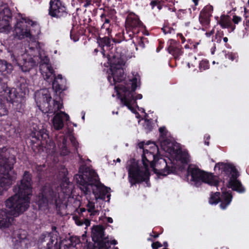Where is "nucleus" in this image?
<instances>
[{
	"label": "nucleus",
	"instance_id": "nucleus-1",
	"mask_svg": "<svg viewBox=\"0 0 249 249\" xmlns=\"http://www.w3.org/2000/svg\"><path fill=\"white\" fill-rule=\"evenodd\" d=\"M15 195L5 201V205L9 211L0 210V229L9 228L13 221L10 215L17 217L26 211L29 207L30 197L32 193L31 178L28 172H25L23 178L14 189Z\"/></svg>",
	"mask_w": 249,
	"mask_h": 249
},
{
	"label": "nucleus",
	"instance_id": "nucleus-2",
	"mask_svg": "<svg viewBox=\"0 0 249 249\" xmlns=\"http://www.w3.org/2000/svg\"><path fill=\"white\" fill-rule=\"evenodd\" d=\"M155 154L148 150H143L142 162L143 166H140L134 160L127 162L126 168L129 181L132 185L146 180L149 177V164L155 173L166 176L172 172L173 169L167 166L166 160L160 158L155 161Z\"/></svg>",
	"mask_w": 249,
	"mask_h": 249
},
{
	"label": "nucleus",
	"instance_id": "nucleus-3",
	"mask_svg": "<svg viewBox=\"0 0 249 249\" xmlns=\"http://www.w3.org/2000/svg\"><path fill=\"white\" fill-rule=\"evenodd\" d=\"M79 173L80 174L74 176V179L84 194H89L92 191L96 201L98 199L105 200L107 197L108 198L107 201H109L110 195L108 193V189L110 188L98 182L94 171L87 167L84 170L83 168H80Z\"/></svg>",
	"mask_w": 249,
	"mask_h": 249
},
{
	"label": "nucleus",
	"instance_id": "nucleus-4",
	"mask_svg": "<svg viewBox=\"0 0 249 249\" xmlns=\"http://www.w3.org/2000/svg\"><path fill=\"white\" fill-rule=\"evenodd\" d=\"M160 136L159 141L161 148L165 152L173 156L177 161L182 163H187L190 161V156L186 151H182L181 149L176 147L171 140L167 137V131L165 127L159 128Z\"/></svg>",
	"mask_w": 249,
	"mask_h": 249
},
{
	"label": "nucleus",
	"instance_id": "nucleus-5",
	"mask_svg": "<svg viewBox=\"0 0 249 249\" xmlns=\"http://www.w3.org/2000/svg\"><path fill=\"white\" fill-rule=\"evenodd\" d=\"M52 97L48 89H44L36 92L35 100L37 106L44 113L56 114L63 107V104L60 100L54 99L52 105L50 104Z\"/></svg>",
	"mask_w": 249,
	"mask_h": 249
},
{
	"label": "nucleus",
	"instance_id": "nucleus-6",
	"mask_svg": "<svg viewBox=\"0 0 249 249\" xmlns=\"http://www.w3.org/2000/svg\"><path fill=\"white\" fill-rule=\"evenodd\" d=\"M139 82L140 76L136 75L130 80L131 89L128 85L127 87L121 85L119 87V90H117L118 95L119 98H120L121 102L131 110L133 109V107L137 105L136 100L141 99L142 98V95L141 94H138L135 97L133 96V93L136 89Z\"/></svg>",
	"mask_w": 249,
	"mask_h": 249
},
{
	"label": "nucleus",
	"instance_id": "nucleus-7",
	"mask_svg": "<svg viewBox=\"0 0 249 249\" xmlns=\"http://www.w3.org/2000/svg\"><path fill=\"white\" fill-rule=\"evenodd\" d=\"M0 149V195L7 189L15 181L16 174L13 171V165L8 163V159Z\"/></svg>",
	"mask_w": 249,
	"mask_h": 249
},
{
	"label": "nucleus",
	"instance_id": "nucleus-8",
	"mask_svg": "<svg viewBox=\"0 0 249 249\" xmlns=\"http://www.w3.org/2000/svg\"><path fill=\"white\" fill-rule=\"evenodd\" d=\"M188 176L191 177L190 181L196 186H199L202 182L214 186H216L218 184L216 177L212 174L205 172L196 167H189Z\"/></svg>",
	"mask_w": 249,
	"mask_h": 249
},
{
	"label": "nucleus",
	"instance_id": "nucleus-9",
	"mask_svg": "<svg viewBox=\"0 0 249 249\" xmlns=\"http://www.w3.org/2000/svg\"><path fill=\"white\" fill-rule=\"evenodd\" d=\"M33 26L37 25L30 19L19 15L17 18L16 24L13 31L15 37L19 39L28 38L31 40L33 36L31 27Z\"/></svg>",
	"mask_w": 249,
	"mask_h": 249
},
{
	"label": "nucleus",
	"instance_id": "nucleus-10",
	"mask_svg": "<svg viewBox=\"0 0 249 249\" xmlns=\"http://www.w3.org/2000/svg\"><path fill=\"white\" fill-rule=\"evenodd\" d=\"M36 201L39 208L44 209L49 204H54L57 207L61 202L59 194L54 192L49 185L43 187L41 192L37 196Z\"/></svg>",
	"mask_w": 249,
	"mask_h": 249
},
{
	"label": "nucleus",
	"instance_id": "nucleus-11",
	"mask_svg": "<svg viewBox=\"0 0 249 249\" xmlns=\"http://www.w3.org/2000/svg\"><path fill=\"white\" fill-rule=\"evenodd\" d=\"M21 51L16 49L11 54V59L13 63L18 65L23 72L29 71L36 64V62L28 54L25 50L21 48Z\"/></svg>",
	"mask_w": 249,
	"mask_h": 249
},
{
	"label": "nucleus",
	"instance_id": "nucleus-12",
	"mask_svg": "<svg viewBox=\"0 0 249 249\" xmlns=\"http://www.w3.org/2000/svg\"><path fill=\"white\" fill-rule=\"evenodd\" d=\"M5 93L7 100L13 104L17 111L20 112L24 109L25 97L22 94H19L15 89L6 88Z\"/></svg>",
	"mask_w": 249,
	"mask_h": 249
},
{
	"label": "nucleus",
	"instance_id": "nucleus-13",
	"mask_svg": "<svg viewBox=\"0 0 249 249\" xmlns=\"http://www.w3.org/2000/svg\"><path fill=\"white\" fill-rule=\"evenodd\" d=\"M49 15L53 18H61L68 15L67 8L60 0H51L49 3Z\"/></svg>",
	"mask_w": 249,
	"mask_h": 249
},
{
	"label": "nucleus",
	"instance_id": "nucleus-14",
	"mask_svg": "<svg viewBox=\"0 0 249 249\" xmlns=\"http://www.w3.org/2000/svg\"><path fill=\"white\" fill-rule=\"evenodd\" d=\"M232 198L231 192L229 191L223 192L220 196L219 192H216L211 195L209 199L211 204H216L220 202V207L222 209H225L230 205Z\"/></svg>",
	"mask_w": 249,
	"mask_h": 249
},
{
	"label": "nucleus",
	"instance_id": "nucleus-15",
	"mask_svg": "<svg viewBox=\"0 0 249 249\" xmlns=\"http://www.w3.org/2000/svg\"><path fill=\"white\" fill-rule=\"evenodd\" d=\"M12 18V13L9 8L3 5L0 9V32L8 33L11 29L10 22Z\"/></svg>",
	"mask_w": 249,
	"mask_h": 249
},
{
	"label": "nucleus",
	"instance_id": "nucleus-16",
	"mask_svg": "<svg viewBox=\"0 0 249 249\" xmlns=\"http://www.w3.org/2000/svg\"><path fill=\"white\" fill-rule=\"evenodd\" d=\"M214 170L220 174L230 177L228 187L233 190V167L232 164L226 162H218L214 166Z\"/></svg>",
	"mask_w": 249,
	"mask_h": 249
},
{
	"label": "nucleus",
	"instance_id": "nucleus-17",
	"mask_svg": "<svg viewBox=\"0 0 249 249\" xmlns=\"http://www.w3.org/2000/svg\"><path fill=\"white\" fill-rule=\"evenodd\" d=\"M41 243H47V249H60V245L58 244L57 232L46 233L41 235L39 238Z\"/></svg>",
	"mask_w": 249,
	"mask_h": 249
},
{
	"label": "nucleus",
	"instance_id": "nucleus-18",
	"mask_svg": "<svg viewBox=\"0 0 249 249\" xmlns=\"http://www.w3.org/2000/svg\"><path fill=\"white\" fill-rule=\"evenodd\" d=\"M142 25L137 15L133 13H130L125 20V29L127 32L133 34L138 33L137 29Z\"/></svg>",
	"mask_w": 249,
	"mask_h": 249
},
{
	"label": "nucleus",
	"instance_id": "nucleus-19",
	"mask_svg": "<svg viewBox=\"0 0 249 249\" xmlns=\"http://www.w3.org/2000/svg\"><path fill=\"white\" fill-rule=\"evenodd\" d=\"M44 62L40 64V71L44 79L48 82H52L54 76V70L50 64L49 59L45 57Z\"/></svg>",
	"mask_w": 249,
	"mask_h": 249
},
{
	"label": "nucleus",
	"instance_id": "nucleus-20",
	"mask_svg": "<svg viewBox=\"0 0 249 249\" xmlns=\"http://www.w3.org/2000/svg\"><path fill=\"white\" fill-rule=\"evenodd\" d=\"M69 116L65 112L60 111L56 113L52 120L53 127L55 130L61 129L64 126V120L68 121Z\"/></svg>",
	"mask_w": 249,
	"mask_h": 249
},
{
	"label": "nucleus",
	"instance_id": "nucleus-21",
	"mask_svg": "<svg viewBox=\"0 0 249 249\" xmlns=\"http://www.w3.org/2000/svg\"><path fill=\"white\" fill-rule=\"evenodd\" d=\"M213 10V8L212 6H207L201 11L199 14V21L201 24L206 28L210 24L211 12Z\"/></svg>",
	"mask_w": 249,
	"mask_h": 249
},
{
	"label": "nucleus",
	"instance_id": "nucleus-22",
	"mask_svg": "<svg viewBox=\"0 0 249 249\" xmlns=\"http://www.w3.org/2000/svg\"><path fill=\"white\" fill-rule=\"evenodd\" d=\"M101 20L103 22L101 28L106 29L108 35L111 33L110 27L113 21V12H109L102 14L101 16Z\"/></svg>",
	"mask_w": 249,
	"mask_h": 249
},
{
	"label": "nucleus",
	"instance_id": "nucleus-23",
	"mask_svg": "<svg viewBox=\"0 0 249 249\" xmlns=\"http://www.w3.org/2000/svg\"><path fill=\"white\" fill-rule=\"evenodd\" d=\"M91 237L94 242L103 241L105 239L104 229L102 226H94L92 228Z\"/></svg>",
	"mask_w": 249,
	"mask_h": 249
},
{
	"label": "nucleus",
	"instance_id": "nucleus-24",
	"mask_svg": "<svg viewBox=\"0 0 249 249\" xmlns=\"http://www.w3.org/2000/svg\"><path fill=\"white\" fill-rule=\"evenodd\" d=\"M54 80L52 84L53 89L56 91H61L64 89L66 80L63 79L60 74L53 77Z\"/></svg>",
	"mask_w": 249,
	"mask_h": 249
},
{
	"label": "nucleus",
	"instance_id": "nucleus-25",
	"mask_svg": "<svg viewBox=\"0 0 249 249\" xmlns=\"http://www.w3.org/2000/svg\"><path fill=\"white\" fill-rule=\"evenodd\" d=\"M108 61L110 64L112 69L121 68L124 65V60L118 55H109L108 56Z\"/></svg>",
	"mask_w": 249,
	"mask_h": 249
},
{
	"label": "nucleus",
	"instance_id": "nucleus-26",
	"mask_svg": "<svg viewBox=\"0 0 249 249\" xmlns=\"http://www.w3.org/2000/svg\"><path fill=\"white\" fill-rule=\"evenodd\" d=\"M67 138L65 136H61L57 140V145L61 155L66 156L70 153V150L67 147Z\"/></svg>",
	"mask_w": 249,
	"mask_h": 249
},
{
	"label": "nucleus",
	"instance_id": "nucleus-27",
	"mask_svg": "<svg viewBox=\"0 0 249 249\" xmlns=\"http://www.w3.org/2000/svg\"><path fill=\"white\" fill-rule=\"evenodd\" d=\"M31 136L37 140H46L48 138V134L45 129H41L38 131L35 130L32 132Z\"/></svg>",
	"mask_w": 249,
	"mask_h": 249
},
{
	"label": "nucleus",
	"instance_id": "nucleus-28",
	"mask_svg": "<svg viewBox=\"0 0 249 249\" xmlns=\"http://www.w3.org/2000/svg\"><path fill=\"white\" fill-rule=\"evenodd\" d=\"M87 211L89 213L90 217H93L99 214L100 211L98 207L95 206V203L90 200L88 201V203L86 205Z\"/></svg>",
	"mask_w": 249,
	"mask_h": 249
},
{
	"label": "nucleus",
	"instance_id": "nucleus-29",
	"mask_svg": "<svg viewBox=\"0 0 249 249\" xmlns=\"http://www.w3.org/2000/svg\"><path fill=\"white\" fill-rule=\"evenodd\" d=\"M112 78L115 82H120L124 78V71L122 67L115 69L112 71Z\"/></svg>",
	"mask_w": 249,
	"mask_h": 249
},
{
	"label": "nucleus",
	"instance_id": "nucleus-30",
	"mask_svg": "<svg viewBox=\"0 0 249 249\" xmlns=\"http://www.w3.org/2000/svg\"><path fill=\"white\" fill-rule=\"evenodd\" d=\"M70 182L69 181L68 178L64 177L60 185L61 189L64 193L69 194L71 192V188H70Z\"/></svg>",
	"mask_w": 249,
	"mask_h": 249
},
{
	"label": "nucleus",
	"instance_id": "nucleus-31",
	"mask_svg": "<svg viewBox=\"0 0 249 249\" xmlns=\"http://www.w3.org/2000/svg\"><path fill=\"white\" fill-rule=\"evenodd\" d=\"M13 70V67L11 64L3 60L0 59V72L10 73Z\"/></svg>",
	"mask_w": 249,
	"mask_h": 249
},
{
	"label": "nucleus",
	"instance_id": "nucleus-32",
	"mask_svg": "<svg viewBox=\"0 0 249 249\" xmlns=\"http://www.w3.org/2000/svg\"><path fill=\"white\" fill-rule=\"evenodd\" d=\"M168 51L175 58H178L183 53L181 49L178 46L174 45L170 46L168 47Z\"/></svg>",
	"mask_w": 249,
	"mask_h": 249
},
{
	"label": "nucleus",
	"instance_id": "nucleus-33",
	"mask_svg": "<svg viewBox=\"0 0 249 249\" xmlns=\"http://www.w3.org/2000/svg\"><path fill=\"white\" fill-rule=\"evenodd\" d=\"M219 23L223 28L229 27L231 25L230 17L229 16H222L219 21Z\"/></svg>",
	"mask_w": 249,
	"mask_h": 249
},
{
	"label": "nucleus",
	"instance_id": "nucleus-34",
	"mask_svg": "<svg viewBox=\"0 0 249 249\" xmlns=\"http://www.w3.org/2000/svg\"><path fill=\"white\" fill-rule=\"evenodd\" d=\"M246 191V189L245 187L242 184L240 180L235 181L234 192H236L239 194H244L245 193Z\"/></svg>",
	"mask_w": 249,
	"mask_h": 249
},
{
	"label": "nucleus",
	"instance_id": "nucleus-35",
	"mask_svg": "<svg viewBox=\"0 0 249 249\" xmlns=\"http://www.w3.org/2000/svg\"><path fill=\"white\" fill-rule=\"evenodd\" d=\"M209 63L206 60H202L199 63V68L201 71H205L209 69Z\"/></svg>",
	"mask_w": 249,
	"mask_h": 249
},
{
	"label": "nucleus",
	"instance_id": "nucleus-36",
	"mask_svg": "<svg viewBox=\"0 0 249 249\" xmlns=\"http://www.w3.org/2000/svg\"><path fill=\"white\" fill-rule=\"evenodd\" d=\"M98 249H108L109 245V242L107 241H100L98 242Z\"/></svg>",
	"mask_w": 249,
	"mask_h": 249
},
{
	"label": "nucleus",
	"instance_id": "nucleus-37",
	"mask_svg": "<svg viewBox=\"0 0 249 249\" xmlns=\"http://www.w3.org/2000/svg\"><path fill=\"white\" fill-rule=\"evenodd\" d=\"M7 112L8 111L4 104L0 102V116L6 115Z\"/></svg>",
	"mask_w": 249,
	"mask_h": 249
},
{
	"label": "nucleus",
	"instance_id": "nucleus-38",
	"mask_svg": "<svg viewBox=\"0 0 249 249\" xmlns=\"http://www.w3.org/2000/svg\"><path fill=\"white\" fill-rule=\"evenodd\" d=\"M162 30L164 34H171L174 31L172 28L168 26L163 27Z\"/></svg>",
	"mask_w": 249,
	"mask_h": 249
},
{
	"label": "nucleus",
	"instance_id": "nucleus-39",
	"mask_svg": "<svg viewBox=\"0 0 249 249\" xmlns=\"http://www.w3.org/2000/svg\"><path fill=\"white\" fill-rule=\"evenodd\" d=\"M162 246V244L159 241L153 243L152 244L153 249H157L158 248L161 247Z\"/></svg>",
	"mask_w": 249,
	"mask_h": 249
},
{
	"label": "nucleus",
	"instance_id": "nucleus-40",
	"mask_svg": "<svg viewBox=\"0 0 249 249\" xmlns=\"http://www.w3.org/2000/svg\"><path fill=\"white\" fill-rule=\"evenodd\" d=\"M234 181L235 182L236 181L239 180V179H238V178L240 176V173L238 172L237 169L235 167V166H234Z\"/></svg>",
	"mask_w": 249,
	"mask_h": 249
},
{
	"label": "nucleus",
	"instance_id": "nucleus-41",
	"mask_svg": "<svg viewBox=\"0 0 249 249\" xmlns=\"http://www.w3.org/2000/svg\"><path fill=\"white\" fill-rule=\"evenodd\" d=\"M102 42L104 44V45L108 46L110 45V40L108 37H104L102 40Z\"/></svg>",
	"mask_w": 249,
	"mask_h": 249
},
{
	"label": "nucleus",
	"instance_id": "nucleus-42",
	"mask_svg": "<svg viewBox=\"0 0 249 249\" xmlns=\"http://www.w3.org/2000/svg\"><path fill=\"white\" fill-rule=\"evenodd\" d=\"M70 140L71 141V142L72 144V145L75 147L76 148H77V145H78V142H77V141H76L75 140V138L72 136H71L70 137Z\"/></svg>",
	"mask_w": 249,
	"mask_h": 249
},
{
	"label": "nucleus",
	"instance_id": "nucleus-43",
	"mask_svg": "<svg viewBox=\"0 0 249 249\" xmlns=\"http://www.w3.org/2000/svg\"><path fill=\"white\" fill-rule=\"evenodd\" d=\"M73 218L75 220V222L77 225L81 226L83 224V222L81 220H80L77 216H73Z\"/></svg>",
	"mask_w": 249,
	"mask_h": 249
},
{
	"label": "nucleus",
	"instance_id": "nucleus-44",
	"mask_svg": "<svg viewBox=\"0 0 249 249\" xmlns=\"http://www.w3.org/2000/svg\"><path fill=\"white\" fill-rule=\"evenodd\" d=\"M20 89L22 91V92L25 93L26 91L28 90L27 86L26 83H23V82L20 84Z\"/></svg>",
	"mask_w": 249,
	"mask_h": 249
},
{
	"label": "nucleus",
	"instance_id": "nucleus-45",
	"mask_svg": "<svg viewBox=\"0 0 249 249\" xmlns=\"http://www.w3.org/2000/svg\"><path fill=\"white\" fill-rule=\"evenodd\" d=\"M18 240H17V241L18 240L19 242L21 243L22 242H24V240L26 239V235H23V236H21V233H20L19 234H18Z\"/></svg>",
	"mask_w": 249,
	"mask_h": 249
},
{
	"label": "nucleus",
	"instance_id": "nucleus-46",
	"mask_svg": "<svg viewBox=\"0 0 249 249\" xmlns=\"http://www.w3.org/2000/svg\"><path fill=\"white\" fill-rule=\"evenodd\" d=\"M92 4V0H86L84 5L85 7H87Z\"/></svg>",
	"mask_w": 249,
	"mask_h": 249
},
{
	"label": "nucleus",
	"instance_id": "nucleus-47",
	"mask_svg": "<svg viewBox=\"0 0 249 249\" xmlns=\"http://www.w3.org/2000/svg\"><path fill=\"white\" fill-rule=\"evenodd\" d=\"M240 21H241V18L239 17L234 15V24H237Z\"/></svg>",
	"mask_w": 249,
	"mask_h": 249
},
{
	"label": "nucleus",
	"instance_id": "nucleus-48",
	"mask_svg": "<svg viewBox=\"0 0 249 249\" xmlns=\"http://www.w3.org/2000/svg\"><path fill=\"white\" fill-rule=\"evenodd\" d=\"M158 3H159V1H157V0L152 1L150 3V5L152 6V8L153 9L155 6L158 5Z\"/></svg>",
	"mask_w": 249,
	"mask_h": 249
},
{
	"label": "nucleus",
	"instance_id": "nucleus-49",
	"mask_svg": "<svg viewBox=\"0 0 249 249\" xmlns=\"http://www.w3.org/2000/svg\"><path fill=\"white\" fill-rule=\"evenodd\" d=\"M83 224H84L86 225V226L87 227L90 225V222L89 219H85L84 222H83Z\"/></svg>",
	"mask_w": 249,
	"mask_h": 249
},
{
	"label": "nucleus",
	"instance_id": "nucleus-50",
	"mask_svg": "<svg viewBox=\"0 0 249 249\" xmlns=\"http://www.w3.org/2000/svg\"><path fill=\"white\" fill-rule=\"evenodd\" d=\"M106 219L107 220V222L110 223H112L113 222V219L111 217H106Z\"/></svg>",
	"mask_w": 249,
	"mask_h": 249
},
{
	"label": "nucleus",
	"instance_id": "nucleus-51",
	"mask_svg": "<svg viewBox=\"0 0 249 249\" xmlns=\"http://www.w3.org/2000/svg\"><path fill=\"white\" fill-rule=\"evenodd\" d=\"M195 6H197L198 5V1L199 0H192Z\"/></svg>",
	"mask_w": 249,
	"mask_h": 249
},
{
	"label": "nucleus",
	"instance_id": "nucleus-52",
	"mask_svg": "<svg viewBox=\"0 0 249 249\" xmlns=\"http://www.w3.org/2000/svg\"><path fill=\"white\" fill-rule=\"evenodd\" d=\"M213 33V31H211L210 33H206V35L208 37H210Z\"/></svg>",
	"mask_w": 249,
	"mask_h": 249
},
{
	"label": "nucleus",
	"instance_id": "nucleus-53",
	"mask_svg": "<svg viewBox=\"0 0 249 249\" xmlns=\"http://www.w3.org/2000/svg\"><path fill=\"white\" fill-rule=\"evenodd\" d=\"M110 243L113 245H116L117 244V241L115 240H113L111 241Z\"/></svg>",
	"mask_w": 249,
	"mask_h": 249
},
{
	"label": "nucleus",
	"instance_id": "nucleus-54",
	"mask_svg": "<svg viewBox=\"0 0 249 249\" xmlns=\"http://www.w3.org/2000/svg\"><path fill=\"white\" fill-rule=\"evenodd\" d=\"M86 210H87V209H85V208H81L80 209V211L81 213L85 212L86 211Z\"/></svg>",
	"mask_w": 249,
	"mask_h": 249
},
{
	"label": "nucleus",
	"instance_id": "nucleus-55",
	"mask_svg": "<svg viewBox=\"0 0 249 249\" xmlns=\"http://www.w3.org/2000/svg\"><path fill=\"white\" fill-rule=\"evenodd\" d=\"M150 235L152 236H153L154 238H157L159 236V234H156V235L154 234V235H153L152 234V233H150Z\"/></svg>",
	"mask_w": 249,
	"mask_h": 249
},
{
	"label": "nucleus",
	"instance_id": "nucleus-56",
	"mask_svg": "<svg viewBox=\"0 0 249 249\" xmlns=\"http://www.w3.org/2000/svg\"><path fill=\"white\" fill-rule=\"evenodd\" d=\"M186 10H183V9H179L178 10V12H182L183 13H185V12H186Z\"/></svg>",
	"mask_w": 249,
	"mask_h": 249
},
{
	"label": "nucleus",
	"instance_id": "nucleus-57",
	"mask_svg": "<svg viewBox=\"0 0 249 249\" xmlns=\"http://www.w3.org/2000/svg\"><path fill=\"white\" fill-rule=\"evenodd\" d=\"M228 40V39L227 37H224L223 38V41L225 42H227Z\"/></svg>",
	"mask_w": 249,
	"mask_h": 249
},
{
	"label": "nucleus",
	"instance_id": "nucleus-58",
	"mask_svg": "<svg viewBox=\"0 0 249 249\" xmlns=\"http://www.w3.org/2000/svg\"><path fill=\"white\" fill-rule=\"evenodd\" d=\"M163 246L165 247H168V243L167 242H164L163 243Z\"/></svg>",
	"mask_w": 249,
	"mask_h": 249
},
{
	"label": "nucleus",
	"instance_id": "nucleus-59",
	"mask_svg": "<svg viewBox=\"0 0 249 249\" xmlns=\"http://www.w3.org/2000/svg\"><path fill=\"white\" fill-rule=\"evenodd\" d=\"M71 39H72L74 42L77 41L76 38H72V36L71 35Z\"/></svg>",
	"mask_w": 249,
	"mask_h": 249
},
{
	"label": "nucleus",
	"instance_id": "nucleus-60",
	"mask_svg": "<svg viewBox=\"0 0 249 249\" xmlns=\"http://www.w3.org/2000/svg\"><path fill=\"white\" fill-rule=\"evenodd\" d=\"M205 144H206L207 145H209V141H207L206 140H205Z\"/></svg>",
	"mask_w": 249,
	"mask_h": 249
},
{
	"label": "nucleus",
	"instance_id": "nucleus-61",
	"mask_svg": "<svg viewBox=\"0 0 249 249\" xmlns=\"http://www.w3.org/2000/svg\"><path fill=\"white\" fill-rule=\"evenodd\" d=\"M143 147V143H140L139 144V147L141 148V147Z\"/></svg>",
	"mask_w": 249,
	"mask_h": 249
},
{
	"label": "nucleus",
	"instance_id": "nucleus-62",
	"mask_svg": "<svg viewBox=\"0 0 249 249\" xmlns=\"http://www.w3.org/2000/svg\"><path fill=\"white\" fill-rule=\"evenodd\" d=\"M244 11H245V12L246 13L248 12V11L247 10V8H245V9H244Z\"/></svg>",
	"mask_w": 249,
	"mask_h": 249
},
{
	"label": "nucleus",
	"instance_id": "nucleus-63",
	"mask_svg": "<svg viewBox=\"0 0 249 249\" xmlns=\"http://www.w3.org/2000/svg\"><path fill=\"white\" fill-rule=\"evenodd\" d=\"M111 76H108V80L109 81V82L111 83V81H110V79H111Z\"/></svg>",
	"mask_w": 249,
	"mask_h": 249
},
{
	"label": "nucleus",
	"instance_id": "nucleus-64",
	"mask_svg": "<svg viewBox=\"0 0 249 249\" xmlns=\"http://www.w3.org/2000/svg\"><path fill=\"white\" fill-rule=\"evenodd\" d=\"M117 161L120 162L121 161V160L119 158L117 159Z\"/></svg>",
	"mask_w": 249,
	"mask_h": 249
}]
</instances>
